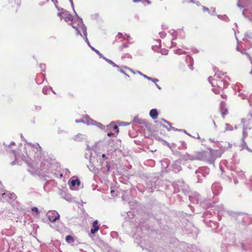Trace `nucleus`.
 <instances>
[{"label": "nucleus", "mask_w": 252, "mask_h": 252, "mask_svg": "<svg viewBox=\"0 0 252 252\" xmlns=\"http://www.w3.org/2000/svg\"><path fill=\"white\" fill-rule=\"evenodd\" d=\"M86 139V136L81 133H78L73 137V139L77 142L82 141Z\"/></svg>", "instance_id": "obj_18"}, {"label": "nucleus", "mask_w": 252, "mask_h": 252, "mask_svg": "<svg viewBox=\"0 0 252 252\" xmlns=\"http://www.w3.org/2000/svg\"><path fill=\"white\" fill-rule=\"evenodd\" d=\"M90 48L93 51H94L99 56L100 58H103V55L98 50H96L92 46H90Z\"/></svg>", "instance_id": "obj_29"}, {"label": "nucleus", "mask_w": 252, "mask_h": 252, "mask_svg": "<svg viewBox=\"0 0 252 252\" xmlns=\"http://www.w3.org/2000/svg\"><path fill=\"white\" fill-rule=\"evenodd\" d=\"M91 159L90 160V164L89 165H87L88 168L90 170V171L92 172H94L95 171V167L94 166V165L92 163V162L91 161Z\"/></svg>", "instance_id": "obj_27"}, {"label": "nucleus", "mask_w": 252, "mask_h": 252, "mask_svg": "<svg viewBox=\"0 0 252 252\" xmlns=\"http://www.w3.org/2000/svg\"><path fill=\"white\" fill-rule=\"evenodd\" d=\"M162 181L155 177L148 178L146 181L147 187L151 192H153L154 189H158Z\"/></svg>", "instance_id": "obj_2"}, {"label": "nucleus", "mask_w": 252, "mask_h": 252, "mask_svg": "<svg viewBox=\"0 0 252 252\" xmlns=\"http://www.w3.org/2000/svg\"><path fill=\"white\" fill-rule=\"evenodd\" d=\"M69 1L71 4V7L73 10L74 12L75 13L76 15L77 16V14L76 13V12H75V11L74 10V3L73 2V0H69Z\"/></svg>", "instance_id": "obj_40"}, {"label": "nucleus", "mask_w": 252, "mask_h": 252, "mask_svg": "<svg viewBox=\"0 0 252 252\" xmlns=\"http://www.w3.org/2000/svg\"><path fill=\"white\" fill-rule=\"evenodd\" d=\"M145 78H146L150 81H152V82H153L155 83H156V82L158 81V79L153 78L149 77V76H146V77H145Z\"/></svg>", "instance_id": "obj_33"}, {"label": "nucleus", "mask_w": 252, "mask_h": 252, "mask_svg": "<svg viewBox=\"0 0 252 252\" xmlns=\"http://www.w3.org/2000/svg\"><path fill=\"white\" fill-rule=\"evenodd\" d=\"M163 121L165 123H166V124H167L169 126H171V124L170 122H168L167 121H166V120H164V119H163Z\"/></svg>", "instance_id": "obj_63"}, {"label": "nucleus", "mask_w": 252, "mask_h": 252, "mask_svg": "<svg viewBox=\"0 0 252 252\" xmlns=\"http://www.w3.org/2000/svg\"><path fill=\"white\" fill-rule=\"evenodd\" d=\"M63 197L66 199V200H68L69 201V199L70 198V197L69 196V195H67V194H65L64 196H63Z\"/></svg>", "instance_id": "obj_52"}, {"label": "nucleus", "mask_w": 252, "mask_h": 252, "mask_svg": "<svg viewBox=\"0 0 252 252\" xmlns=\"http://www.w3.org/2000/svg\"><path fill=\"white\" fill-rule=\"evenodd\" d=\"M80 23L82 28V31L85 38V41L87 43L88 45L90 47V46L91 45H90L89 40L87 38V28L85 25L83 24L82 19H80Z\"/></svg>", "instance_id": "obj_13"}, {"label": "nucleus", "mask_w": 252, "mask_h": 252, "mask_svg": "<svg viewBox=\"0 0 252 252\" xmlns=\"http://www.w3.org/2000/svg\"><path fill=\"white\" fill-rule=\"evenodd\" d=\"M216 207H217V210L219 212L222 211L223 209V206L222 205H218Z\"/></svg>", "instance_id": "obj_42"}, {"label": "nucleus", "mask_w": 252, "mask_h": 252, "mask_svg": "<svg viewBox=\"0 0 252 252\" xmlns=\"http://www.w3.org/2000/svg\"><path fill=\"white\" fill-rule=\"evenodd\" d=\"M208 81L213 87H217L219 89H223V84H224L223 79L213 78L210 76L208 78Z\"/></svg>", "instance_id": "obj_4"}, {"label": "nucleus", "mask_w": 252, "mask_h": 252, "mask_svg": "<svg viewBox=\"0 0 252 252\" xmlns=\"http://www.w3.org/2000/svg\"><path fill=\"white\" fill-rule=\"evenodd\" d=\"M80 184V181L78 179L72 180L70 181V185L72 187H75L76 185L79 186Z\"/></svg>", "instance_id": "obj_22"}, {"label": "nucleus", "mask_w": 252, "mask_h": 252, "mask_svg": "<svg viewBox=\"0 0 252 252\" xmlns=\"http://www.w3.org/2000/svg\"><path fill=\"white\" fill-rule=\"evenodd\" d=\"M108 126L112 128L113 130H116V132L118 133L119 131L118 126L117 125H113L112 123H111Z\"/></svg>", "instance_id": "obj_30"}, {"label": "nucleus", "mask_w": 252, "mask_h": 252, "mask_svg": "<svg viewBox=\"0 0 252 252\" xmlns=\"http://www.w3.org/2000/svg\"><path fill=\"white\" fill-rule=\"evenodd\" d=\"M220 112L223 118L228 114L227 109L226 108L223 107L222 106H221L220 107Z\"/></svg>", "instance_id": "obj_25"}, {"label": "nucleus", "mask_w": 252, "mask_h": 252, "mask_svg": "<svg viewBox=\"0 0 252 252\" xmlns=\"http://www.w3.org/2000/svg\"><path fill=\"white\" fill-rule=\"evenodd\" d=\"M47 216L51 222H55L57 220H59L60 218L59 214L55 210L48 211Z\"/></svg>", "instance_id": "obj_6"}, {"label": "nucleus", "mask_w": 252, "mask_h": 252, "mask_svg": "<svg viewBox=\"0 0 252 252\" xmlns=\"http://www.w3.org/2000/svg\"><path fill=\"white\" fill-rule=\"evenodd\" d=\"M223 82H224V84H223V88H225L228 86V83L226 81L224 80V79H223Z\"/></svg>", "instance_id": "obj_50"}, {"label": "nucleus", "mask_w": 252, "mask_h": 252, "mask_svg": "<svg viewBox=\"0 0 252 252\" xmlns=\"http://www.w3.org/2000/svg\"><path fill=\"white\" fill-rule=\"evenodd\" d=\"M237 51L240 52L242 54H246L247 56L249 58V56H248V54L246 52V51H245L246 50L245 49H244V50H240L239 49L238 47H237Z\"/></svg>", "instance_id": "obj_38"}, {"label": "nucleus", "mask_w": 252, "mask_h": 252, "mask_svg": "<svg viewBox=\"0 0 252 252\" xmlns=\"http://www.w3.org/2000/svg\"><path fill=\"white\" fill-rule=\"evenodd\" d=\"M117 37H119V38H123L124 39H125L124 38V35L121 32H119L117 35Z\"/></svg>", "instance_id": "obj_45"}, {"label": "nucleus", "mask_w": 252, "mask_h": 252, "mask_svg": "<svg viewBox=\"0 0 252 252\" xmlns=\"http://www.w3.org/2000/svg\"><path fill=\"white\" fill-rule=\"evenodd\" d=\"M246 38L251 39L250 42L252 43V33L251 32H247L245 34Z\"/></svg>", "instance_id": "obj_31"}, {"label": "nucleus", "mask_w": 252, "mask_h": 252, "mask_svg": "<svg viewBox=\"0 0 252 252\" xmlns=\"http://www.w3.org/2000/svg\"><path fill=\"white\" fill-rule=\"evenodd\" d=\"M247 147H248L247 143L244 141V138H243L242 142L241 144V147L242 149H247Z\"/></svg>", "instance_id": "obj_34"}, {"label": "nucleus", "mask_w": 252, "mask_h": 252, "mask_svg": "<svg viewBox=\"0 0 252 252\" xmlns=\"http://www.w3.org/2000/svg\"><path fill=\"white\" fill-rule=\"evenodd\" d=\"M104 60H105L107 63L111 64L113 67H117L118 68H120V66L118 65H117L116 63H115L112 61L110 60V59H107L104 56L103 58H102Z\"/></svg>", "instance_id": "obj_23"}, {"label": "nucleus", "mask_w": 252, "mask_h": 252, "mask_svg": "<svg viewBox=\"0 0 252 252\" xmlns=\"http://www.w3.org/2000/svg\"><path fill=\"white\" fill-rule=\"evenodd\" d=\"M119 71L121 73L124 74L126 76L129 77V75L127 74L122 69H120Z\"/></svg>", "instance_id": "obj_53"}, {"label": "nucleus", "mask_w": 252, "mask_h": 252, "mask_svg": "<svg viewBox=\"0 0 252 252\" xmlns=\"http://www.w3.org/2000/svg\"><path fill=\"white\" fill-rule=\"evenodd\" d=\"M3 189L2 188V185H0V196H2V194L3 193Z\"/></svg>", "instance_id": "obj_56"}, {"label": "nucleus", "mask_w": 252, "mask_h": 252, "mask_svg": "<svg viewBox=\"0 0 252 252\" xmlns=\"http://www.w3.org/2000/svg\"><path fill=\"white\" fill-rule=\"evenodd\" d=\"M170 127L171 129H172L173 130H174L175 131H181L182 130V129H179L176 128L174 127H172L171 126H170Z\"/></svg>", "instance_id": "obj_61"}, {"label": "nucleus", "mask_w": 252, "mask_h": 252, "mask_svg": "<svg viewBox=\"0 0 252 252\" xmlns=\"http://www.w3.org/2000/svg\"><path fill=\"white\" fill-rule=\"evenodd\" d=\"M174 169L175 172H179L181 170V167L180 165L175 164L174 166Z\"/></svg>", "instance_id": "obj_35"}, {"label": "nucleus", "mask_w": 252, "mask_h": 252, "mask_svg": "<svg viewBox=\"0 0 252 252\" xmlns=\"http://www.w3.org/2000/svg\"><path fill=\"white\" fill-rule=\"evenodd\" d=\"M32 211H33V212H35L37 214H39V212L38 211V209L36 207H33L32 208Z\"/></svg>", "instance_id": "obj_39"}, {"label": "nucleus", "mask_w": 252, "mask_h": 252, "mask_svg": "<svg viewBox=\"0 0 252 252\" xmlns=\"http://www.w3.org/2000/svg\"><path fill=\"white\" fill-rule=\"evenodd\" d=\"M242 99L247 98V96L243 93H239L238 94Z\"/></svg>", "instance_id": "obj_48"}, {"label": "nucleus", "mask_w": 252, "mask_h": 252, "mask_svg": "<svg viewBox=\"0 0 252 252\" xmlns=\"http://www.w3.org/2000/svg\"><path fill=\"white\" fill-rule=\"evenodd\" d=\"M76 16L78 17V24L76 25H75L74 22H72L70 23L69 24V25H71L72 26V27L76 31V32H77V33H76L77 35L79 34L82 37H83V35L81 34V32H80V31L79 30V29H81L82 30V28H81V24H80V19H82V18L79 17L78 15Z\"/></svg>", "instance_id": "obj_11"}, {"label": "nucleus", "mask_w": 252, "mask_h": 252, "mask_svg": "<svg viewBox=\"0 0 252 252\" xmlns=\"http://www.w3.org/2000/svg\"><path fill=\"white\" fill-rule=\"evenodd\" d=\"M224 73H221V71H218L217 72H215V74L214 76V77L213 78H216V79H221V76L223 75Z\"/></svg>", "instance_id": "obj_28"}, {"label": "nucleus", "mask_w": 252, "mask_h": 252, "mask_svg": "<svg viewBox=\"0 0 252 252\" xmlns=\"http://www.w3.org/2000/svg\"><path fill=\"white\" fill-rule=\"evenodd\" d=\"M225 125H226L225 130H232L231 128H229V127H228L229 125L226 124Z\"/></svg>", "instance_id": "obj_59"}, {"label": "nucleus", "mask_w": 252, "mask_h": 252, "mask_svg": "<svg viewBox=\"0 0 252 252\" xmlns=\"http://www.w3.org/2000/svg\"><path fill=\"white\" fill-rule=\"evenodd\" d=\"M75 122L76 123H86V121L85 122L84 120H76L75 121Z\"/></svg>", "instance_id": "obj_57"}, {"label": "nucleus", "mask_w": 252, "mask_h": 252, "mask_svg": "<svg viewBox=\"0 0 252 252\" xmlns=\"http://www.w3.org/2000/svg\"><path fill=\"white\" fill-rule=\"evenodd\" d=\"M21 159L23 161H25V162H26L29 166H31V165L30 164V163L27 161V160L25 159V156L24 155H22V157H21Z\"/></svg>", "instance_id": "obj_51"}, {"label": "nucleus", "mask_w": 252, "mask_h": 252, "mask_svg": "<svg viewBox=\"0 0 252 252\" xmlns=\"http://www.w3.org/2000/svg\"><path fill=\"white\" fill-rule=\"evenodd\" d=\"M251 3V0H238L237 6L241 8H249Z\"/></svg>", "instance_id": "obj_10"}, {"label": "nucleus", "mask_w": 252, "mask_h": 252, "mask_svg": "<svg viewBox=\"0 0 252 252\" xmlns=\"http://www.w3.org/2000/svg\"><path fill=\"white\" fill-rule=\"evenodd\" d=\"M195 174L198 178V183H202L203 181V178L205 177V175L203 173V169H199L195 171Z\"/></svg>", "instance_id": "obj_14"}, {"label": "nucleus", "mask_w": 252, "mask_h": 252, "mask_svg": "<svg viewBox=\"0 0 252 252\" xmlns=\"http://www.w3.org/2000/svg\"><path fill=\"white\" fill-rule=\"evenodd\" d=\"M102 159H100V163L101 165L104 164V161L107 159L108 158L106 157L105 154H102L101 156Z\"/></svg>", "instance_id": "obj_32"}, {"label": "nucleus", "mask_w": 252, "mask_h": 252, "mask_svg": "<svg viewBox=\"0 0 252 252\" xmlns=\"http://www.w3.org/2000/svg\"><path fill=\"white\" fill-rule=\"evenodd\" d=\"M223 153V151L220 150H215L210 149L209 151H203L204 160L207 161L209 163L214 164L215 160L220 158Z\"/></svg>", "instance_id": "obj_1"}, {"label": "nucleus", "mask_w": 252, "mask_h": 252, "mask_svg": "<svg viewBox=\"0 0 252 252\" xmlns=\"http://www.w3.org/2000/svg\"><path fill=\"white\" fill-rule=\"evenodd\" d=\"M106 165L105 166H103L102 165V167L101 168V170L104 172H109L110 170L111 166L108 164L107 161L105 162Z\"/></svg>", "instance_id": "obj_21"}, {"label": "nucleus", "mask_w": 252, "mask_h": 252, "mask_svg": "<svg viewBox=\"0 0 252 252\" xmlns=\"http://www.w3.org/2000/svg\"><path fill=\"white\" fill-rule=\"evenodd\" d=\"M61 10L62 11V13H63L62 19H63L66 22H67L69 21H73V17L68 11L64 10L63 8H61Z\"/></svg>", "instance_id": "obj_9"}, {"label": "nucleus", "mask_w": 252, "mask_h": 252, "mask_svg": "<svg viewBox=\"0 0 252 252\" xmlns=\"http://www.w3.org/2000/svg\"><path fill=\"white\" fill-rule=\"evenodd\" d=\"M65 240L69 244L73 243L74 242V239L71 235H67L65 238Z\"/></svg>", "instance_id": "obj_26"}, {"label": "nucleus", "mask_w": 252, "mask_h": 252, "mask_svg": "<svg viewBox=\"0 0 252 252\" xmlns=\"http://www.w3.org/2000/svg\"><path fill=\"white\" fill-rule=\"evenodd\" d=\"M220 90L219 88L216 89L215 87H213L212 89V91L216 94L220 93Z\"/></svg>", "instance_id": "obj_43"}, {"label": "nucleus", "mask_w": 252, "mask_h": 252, "mask_svg": "<svg viewBox=\"0 0 252 252\" xmlns=\"http://www.w3.org/2000/svg\"><path fill=\"white\" fill-rule=\"evenodd\" d=\"M28 146H29V154L27 153V156L30 158H34L36 160V158H38V152H40L41 147L38 144H36V145L32 144L31 143H27Z\"/></svg>", "instance_id": "obj_3"}, {"label": "nucleus", "mask_w": 252, "mask_h": 252, "mask_svg": "<svg viewBox=\"0 0 252 252\" xmlns=\"http://www.w3.org/2000/svg\"><path fill=\"white\" fill-rule=\"evenodd\" d=\"M192 160H204L203 151L201 152H194L191 153Z\"/></svg>", "instance_id": "obj_8"}, {"label": "nucleus", "mask_w": 252, "mask_h": 252, "mask_svg": "<svg viewBox=\"0 0 252 252\" xmlns=\"http://www.w3.org/2000/svg\"><path fill=\"white\" fill-rule=\"evenodd\" d=\"M40 67L41 68V71H45L46 65L44 64H40Z\"/></svg>", "instance_id": "obj_44"}, {"label": "nucleus", "mask_w": 252, "mask_h": 252, "mask_svg": "<svg viewBox=\"0 0 252 252\" xmlns=\"http://www.w3.org/2000/svg\"><path fill=\"white\" fill-rule=\"evenodd\" d=\"M159 34L160 37L162 38L165 37L166 36V34L165 32H160L159 33Z\"/></svg>", "instance_id": "obj_46"}, {"label": "nucleus", "mask_w": 252, "mask_h": 252, "mask_svg": "<svg viewBox=\"0 0 252 252\" xmlns=\"http://www.w3.org/2000/svg\"><path fill=\"white\" fill-rule=\"evenodd\" d=\"M150 116L153 119H156L158 116V112L156 109H153L150 112Z\"/></svg>", "instance_id": "obj_20"}, {"label": "nucleus", "mask_w": 252, "mask_h": 252, "mask_svg": "<svg viewBox=\"0 0 252 252\" xmlns=\"http://www.w3.org/2000/svg\"><path fill=\"white\" fill-rule=\"evenodd\" d=\"M57 15L60 17L62 19V17L63 16V13H62V12H59L58 14H57Z\"/></svg>", "instance_id": "obj_58"}, {"label": "nucleus", "mask_w": 252, "mask_h": 252, "mask_svg": "<svg viewBox=\"0 0 252 252\" xmlns=\"http://www.w3.org/2000/svg\"><path fill=\"white\" fill-rule=\"evenodd\" d=\"M180 158L182 160L185 161L192 160L191 154H189L188 153H186L185 154L181 155Z\"/></svg>", "instance_id": "obj_19"}, {"label": "nucleus", "mask_w": 252, "mask_h": 252, "mask_svg": "<svg viewBox=\"0 0 252 252\" xmlns=\"http://www.w3.org/2000/svg\"><path fill=\"white\" fill-rule=\"evenodd\" d=\"M211 189L213 193L215 195H218L219 194L222 189V188L220 186V183L217 182L213 184Z\"/></svg>", "instance_id": "obj_12"}, {"label": "nucleus", "mask_w": 252, "mask_h": 252, "mask_svg": "<svg viewBox=\"0 0 252 252\" xmlns=\"http://www.w3.org/2000/svg\"><path fill=\"white\" fill-rule=\"evenodd\" d=\"M6 198H7V195H4V197H2V198L0 199V200L2 202L7 201Z\"/></svg>", "instance_id": "obj_49"}, {"label": "nucleus", "mask_w": 252, "mask_h": 252, "mask_svg": "<svg viewBox=\"0 0 252 252\" xmlns=\"http://www.w3.org/2000/svg\"><path fill=\"white\" fill-rule=\"evenodd\" d=\"M128 47V44L127 43H123L122 46L119 47V50L120 51H123V49L124 48H127Z\"/></svg>", "instance_id": "obj_36"}, {"label": "nucleus", "mask_w": 252, "mask_h": 252, "mask_svg": "<svg viewBox=\"0 0 252 252\" xmlns=\"http://www.w3.org/2000/svg\"><path fill=\"white\" fill-rule=\"evenodd\" d=\"M174 187L177 188L179 191L182 190L185 193L189 192V188L186 183L182 180L178 181L175 184Z\"/></svg>", "instance_id": "obj_5"}, {"label": "nucleus", "mask_w": 252, "mask_h": 252, "mask_svg": "<svg viewBox=\"0 0 252 252\" xmlns=\"http://www.w3.org/2000/svg\"><path fill=\"white\" fill-rule=\"evenodd\" d=\"M85 118L86 120V124L88 125H95L96 126H97L98 127H99V128H100L101 129H102L104 127V126L102 124H101L100 123H97L96 121L92 120L87 115H86Z\"/></svg>", "instance_id": "obj_7"}, {"label": "nucleus", "mask_w": 252, "mask_h": 252, "mask_svg": "<svg viewBox=\"0 0 252 252\" xmlns=\"http://www.w3.org/2000/svg\"><path fill=\"white\" fill-rule=\"evenodd\" d=\"M246 150L249 152H250V153H252V150L250 148H249V147H247V149Z\"/></svg>", "instance_id": "obj_64"}, {"label": "nucleus", "mask_w": 252, "mask_h": 252, "mask_svg": "<svg viewBox=\"0 0 252 252\" xmlns=\"http://www.w3.org/2000/svg\"><path fill=\"white\" fill-rule=\"evenodd\" d=\"M137 73L139 74L140 75H141L142 76H143L144 78H145V77L146 76H147V75L142 73L141 72H140L139 71H137Z\"/></svg>", "instance_id": "obj_60"}, {"label": "nucleus", "mask_w": 252, "mask_h": 252, "mask_svg": "<svg viewBox=\"0 0 252 252\" xmlns=\"http://www.w3.org/2000/svg\"><path fill=\"white\" fill-rule=\"evenodd\" d=\"M4 195H7V201H9L10 200H14L16 198V196L14 193H11L9 191L3 192L2 197H4Z\"/></svg>", "instance_id": "obj_15"}, {"label": "nucleus", "mask_w": 252, "mask_h": 252, "mask_svg": "<svg viewBox=\"0 0 252 252\" xmlns=\"http://www.w3.org/2000/svg\"><path fill=\"white\" fill-rule=\"evenodd\" d=\"M42 93L44 94H48V90L45 88H43Z\"/></svg>", "instance_id": "obj_54"}, {"label": "nucleus", "mask_w": 252, "mask_h": 252, "mask_svg": "<svg viewBox=\"0 0 252 252\" xmlns=\"http://www.w3.org/2000/svg\"><path fill=\"white\" fill-rule=\"evenodd\" d=\"M175 53L177 54H185L186 52H183L181 50L178 49L176 50Z\"/></svg>", "instance_id": "obj_47"}, {"label": "nucleus", "mask_w": 252, "mask_h": 252, "mask_svg": "<svg viewBox=\"0 0 252 252\" xmlns=\"http://www.w3.org/2000/svg\"><path fill=\"white\" fill-rule=\"evenodd\" d=\"M248 119L249 121L252 120V109L250 110L248 114Z\"/></svg>", "instance_id": "obj_37"}, {"label": "nucleus", "mask_w": 252, "mask_h": 252, "mask_svg": "<svg viewBox=\"0 0 252 252\" xmlns=\"http://www.w3.org/2000/svg\"><path fill=\"white\" fill-rule=\"evenodd\" d=\"M114 135V133H113L112 132H109L107 133V136H111L112 135Z\"/></svg>", "instance_id": "obj_62"}, {"label": "nucleus", "mask_w": 252, "mask_h": 252, "mask_svg": "<svg viewBox=\"0 0 252 252\" xmlns=\"http://www.w3.org/2000/svg\"><path fill=\"white\" fill-rule=\"evenodd\" d=\"M10 151H11V152L14 154V157H15V160L11 162V165H14L15 164L21 165L22 162L19 160V157L17 156V155L16 154V151H15L13 150H10L9 152Z\"/></svg>", "instance_id": "obj_17"}, {"label": "nucleus", "mask_w": 252, "mask_h": 252, "mask_svg": "<svg viewBox=\"0 0 252 252\" xmlns=\"http://www.w3.org/2000/svg\"><path fill=\"white\" fill-rule=\"evenodd\" d=\"M133 122L139 124H145V121L144 120L139 119L137 117H135L133 119Z\"/></svg>", "instance_id": "obj_24"}, {"label": "nucleus", "mask_w": 252, "mask_h": 252, "mask_svg": "<svg viewBox=\"0 0 252 252\" xmlns=\"http://www.w3.org/2000/svg\"><path fill=\"white\" fill-rule=\"evenodd\" d=\"M111 235L112 236V237L113 238H116L118 237V232H115V231H113V232H112L111 233Z\"/></svg>", "instance_id": "obj_41"}, {"label": "nucleus", "mask_w": 252, "mask_h": 252, "mask_svg": "<svg viewBox=\"0 0 252 252\" xmlns=\"http://www.w3.org/2000/svg\"><path fill=\"white\" fill-rule=\"evenodd\" d=\"M202 8H203V10L204 11H207L209 13H210V10H209V9L208 8H207V7H206L205 6H202Z\"/></svg>", "instance_id": "obj_55"}, {"label": "nucleus", "mask_w": 252, "mask_h": 252, "mask_svg": "<svg viewBox=\"0 0 252 252\" xmlns=\"http://www.w3.org/2000/svg\"><path fill=\"white\" fill-rule=\"evenodd\" d=\"M98 222L97 220H94L93 223L92 228L91 229V233L95 234L99 229V226L98 224Z\"/></svg>", "instance_id": "obj_16"}]
</instances>
